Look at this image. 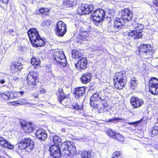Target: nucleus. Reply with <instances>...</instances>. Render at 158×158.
I'll list each match as a JSON object with an SVG mask.
<instances>
[{"instance_id":"f257e3e1","label":"nucleus","mask_w":158,"mask_h":158,"mask_svg":"<svg viewBox=\"0 0 158 158\" xmlns=\"http://www.w3.org/2000/svg\"><path fill=\"white\" fill-rule=\"evenodd\" d=\"M90 102L91 106L95 108H98L100 112H103L105 108L108 106L104 99L102 98L98 92L93 94L90 98Z\"/></svg>"},{"instance_id":"f03ea898","label":"nucleus","mask_w":158,"mask_h":158,"mask_svg":"<svg viewBox=\"0 0 158 158\" xmlns=\"http://www.w3.org/2000/svg\"><path fill=\"white\" fill-rule=\"evenodd\" d=\"M27 34L31 43L34 47H42L44 45V42L40 37L36 29H30L28 30Z\"/></svg>"},{"instance_id":"7ed1b4c3","label":"nucleus","mask_w":158,"mask_h":158,"mask_svg":"<svg viewBox=\"0 0 158 158\" xmlns=\"http://www.w3.org/2000/svg\"><path fill=\"white\" fill-rule=\"evenodd\" d=\"M61 149L62 150V155L69 157L70 156L71 153L75 152L76 148L73 142L67 141L61 144Z\"/></svg>"},{"instance_id":"20e7f679","label":"nucleus","mask_w":158,"mask_h":158,"mask_svg":"<svg viewBox=\"0 0 158 158\" xmlns=\"http://www.w3.org/2000/svg\"><path fill=\"white\" fill-rule=\"evenodd\" d=\"M34 147V142L29 138L23 139L18 143V148L19 149H24L27 152H31Z\"/></svg>"},{"instance_id":"39448f33","label":"nucleus","mask_w":158,"mask_h":158,"mask_svg":"<svg viewBox=\"0 0 158 158\" xmlns=\"http://www.w3.org/2000/svg\"><path fill=\"white\" fill-rule=\"evenodd\" d=\"M105 14V12L103 10L97 9L93 12L90 16V18L93 21L95 24L97 25L98 23L104 20Z\"/></svg>"},{"instance_id":"423d86ee","label":"nucleus","mask_w":158,"mask_h":158,"mask_svg":"<svg viewBox=\"0 0 158 158\" xmlns=\"http://www.w3.org/2000/svg\"><path fill=\"white\" fill-rule=\"evenodd\" d=\"M53 58L64 67L66 66L67 60L64 53L61 51L56 50L53 53Z\"/></svg>"},{"instance_id":"0eeeda50","label":"nucleus","mask_w":158,"mask_h":158,"mask_svg":"<svg viewBox=\"0 0 158 158\" xmlns=\"http://www.w3.org/2000/svg\"><path fill=\"white\" fill-rule=\"evenodd\" d=\"M152 48L150 45L142 44L139 48V51L141 55L145 58H148L152 56Z\"/></svg>"},{"instance_id":"6e6552de","label":"nucleus","mask_w":158,"mask_h":158,"mask_svg":"<svg viewBox=\"0 0 158 158\" xmlns=\"http://www.w3.org/2000/svg\"><path fill=\"white\" fill-rule=\"evenodd\" d=\"M38 79L37 73L36 72L33 71L28 74L26 81L29 86L31 88H33L36 86L38 82Z\"/></svg>"},{"instance_id":"1a4fd4ad","label":"nucleus","mask_w":158,"mask_h":158,"mask_svg":"<svg viewBox=\"0 0 158 158\" xmlns=\"http://www.w3.org/2000/svg\"><path fill=\"white\" fill-rule=\"evenodd\" d=\"M149 90L153 95L158 94V79L155 77H152L149 83Z\"/></svg>"},{"instance_id":"9d476101","label":"nucleus","mask_w":158,"mask_h":158,"mask_svg":"<svg viewBox=\"0 0 158 158\" xmlns=\"http://www.w3.org/2000/svg\"><path fill=\"white\" fill-rule=\"evenodd\" d=\"M66 24L62 21H59L56 25V34L59 36L63 37L67 31Z\"/></svg>"},{"instance_id":"9b49d317","label":"nucleus","mask_w":158,"mask_h":158,"mask_svg":"<svg viewBox=\"0 0 158 158\" xmlns=\"http://www.w3.org/2000/svg\"><path fill=\"white\" fill-rule=\"evenodd\" d=\"M94 7L92 5L83 4L79 7L77 10V13L80 15L88 14L93 10Z\"/></svg>"},{"instance_id":"f8f14e48","label":"nucleus","mask_w":158,"mask_h":158,"mask_svg":"<svg viewBox=\"0 0 158 158\" xmlns=\"http://www.w3.org/2000/svg\"><path fill=\"white\" fill-rule=\"evenodd\" d=\"M49 151L53 158H60L62 154V152L59 146L56 145H52L50 147Z\"/></svg>"},{"instance_id":"ddd939ff","label":"nucleus","mask_w":158,"mask_h":158,"mask_svg":"<svg viewBox=\"0 0 158 158\" xmlns=\"http://www.w3.org/2000/svg\"><path fill=\"white\" fill-rule=\"evenodd\" d=\"M120 14L122 19L127 21L131 20L133 17L132 11L128 8H125L121 11Z\"/></svg>"},{"instance_id":"4468645a","label":"nucleus","mask_w":158,"mask_h":158,"mask_svg":"<svg viewBox=\"0 0 158 158\" xmlns=\"http://www.w3.org/2000/svg\"><path fill=\"white\" fill-rule=\"evenodd\" d=\"M131 105L134 108H138L144 103L143 100L135 96L132 97L130 100Z\"/></svg>"},{"instance_id":"2eb2a0df","label":"nucleus","mask_w":158,"mask_h":158,"mask_svg":"<svg viewBox=\"0 0 158 158\" xmlns=\"http://www.w3.org/2000/svg\"><path fill=\"white\" fill-rule=\"evenodd\" d=\"M58 99L60 103L64 106L68 105L70 101V98L65 97V95L63 93L62 89L60 91Z\"/></svg>"},{"instance_id":"dca6fc26","label":"nucleus","mask_w":158,"mask_h":158,"mask_svg":"<svg viewBox=\"0 0 158 158\" xmlns=\"http://www.w3.org/2000/svg\"><path fill=\"white\" fill-rule=\"evenodd\" d=\"M87 60L86 58L83 57L78 60L75 64V66L79 70L84 69L87 67Z\"/></svg>"},{"instance_id":"f3484780","label":"nucleus","mask_w":158,"mask_h":158,"mask_svg":"<svg viewBox=\"0 0 158 158\" xmlns=\"http://www.w3.org/2000/svg\"><path fill=\"white\" fill-rule=\"evenodd\" d=\"M20 124L22 126V128L25 132L27 133H31L34 130L33 125L31 123H26L23 121L20 122Z\"/></svg>"},{"instance_id":"a211bd4d","label":"nucleus","mask_w":158,"mask_h":158,"mask_svg":"<svg viewBox=\"0 0 158 158\" xmlns=\"http://www.w3.org/2000/svg\"><path fill=\"white\" fill-rule=\"evenodd\" d=\"M74 96L77 99L81 98L85 94V88L84 87H77L73 91Z\"/></svg>"},{"instance_id":"6ab92c4d","label":"nucleus","mask_w":158,"mask_h":158,"mask_svg":"<svg viewBox=\"0 0 158 158\" xmlns=\"http://www.w3.org/2000/svg\"><path fill=\"white\" fill-rule=\"evenodd\" d=\"M35 135L37 139L41 141L45 140L47 137L46 132L42 129L38 130L35 133Z\"/></svg>"},{"instance_id":"aec40b11","label":"nucleus","mask_w":158,"mask_h":158,"mask_svg":"<svg viewBox=\"0 0 158 158\" xmlns=\"http://www.w3.org/2000/svg\"><path fill=\"white\" fill-rule=\"evenodd\" d=\"M22 65L21 63L18 62H15L10 66V72L14 74L18 71L22 69Z\"/></svg>"},{"instance_id":"412c9836","label":"nucleus","mask_w":158,"mask_h":158,"mask_svg":"<svg viewBox=\"0 0 158 158\" xmlns=\"http://www.w3.org/2000/svg\"><path fill=\"white\" fill-rule=\"evenodd\" d=\"M125 73L123 72H117L115 73L114 78V81H122L126 82V81L125 79Z\"/></svg>"},{"instance_id":"4be33fe9","label":"nucleus","mask_w":158,"mask_h":158,"mask_svg":"<svg viewBox=\"0 0 158 158\" xmlns=\"http://www.w3.org/2000/svg\"><path fill=\"white\" fill-rule=\"evenodd\" d=\"M0 145L2 147L10 149L13 148L14 145L5 140L4 138L0 137Z\"/></svg>"},{"instance_id":"5701e85b","label":"nucleus","mask_w":158,"mask_h":158,"mask_svg":"<svg viewBox=\"0 0 158 158\" xmlns=\"http://www.w3.org/2000/svg\"><path fill=\"white\" fill-rule=\"evenodd\" d=\"M142 33L140 31H137L135 30H133L128 34L129 38H131L133 37L134 39H139L142 37Z\"/></svg>"},{"instance_id":"b1692460","label":"nucleus","mask_w":158,"mask_h":158,"mask_svg":"<svg viewBox=\"0 0 158 158\" xmlns=\"http://www.w3.org/2000/svg\"><path fill=\"white\" fill-rule=\"evenodd\" d=\"M124 24V21L121 18H116L114 20V27L117 29H119L121 28Z\"/></svg>"},{"instance_id":"393cba45","label":"nucleus","mask_w":158,"mask_h":158,"mask_svg":"<svg viewBox=\"0 0 158 158\" xmlns=\"http://www.w3.org/2000/svg\"><path fill=\"white\" fill-rule=\"evenodd\" d=\"M90 31L89 29L86 30L81 29L80 34L78 37L81 40H83L85 37H88L90 34Z\"/></svg>"},{"instance_id":"a878e982","label":"nucleus","mask_w":158,"mask_h":158,"mask_svg":"<svg viewBox=\"0 0 158 158\" xmlns=\"http://www.w3.org/2000/svg\"><path fill=\"white\" fill-rule=\"evenodd\" d=\"M91 74L89 73H86L83 74L81 77V82L84 84L89 82L91 79Z\"/></svg>"},{"instance_id":"bb28decb","label":"nucleus","mask_w":158,"mask_h":158,"mask_svg":"<svg viewBox=\"0 0 158 158\" xmlns=\"http://www.w3.org/2000/svg\"><path fill=\"white\" fill-rule=\"evenodd\" d=\"M1 97L5 100H9L14 98L13 95L12 94H10L8 91H6L1 94Z\"/></svg>"},{"instance_id":"cd10ccee","label":"nucleus","mask_w":158,"mask_h":158,"mask_svg":"<svg viewBox=\"0 0 158 158\" xmlns=\"http://www.w3.org/2000/svg\"><path fill=\"white\" fill-rule=\"evenodd\" d=\"M31 62L32 65H34V66H33V68L36 69L39 66H39L40 64V59L38 58H35L34 56H33L31 58Z\"/></svg>"},{"instance_id":"c85d7f7f","label":"nucleus","mask_w":158,"mask_h":158,"mask_svg":"<svg viewBox=\"0 0 158 158\" xmlns=\"http://www.w3.org/2000/svg\"><path fill=\"white\" fill-rule=\"evenodd\" d=\"M76 5V2L75 0H64L63 3V6L66 7H71Z\"/></svg>"},{"instance_id":"c756f323","label":"nucleus","mask_w":158,"mask_h":158,"mask_svg":"<svg viewBox=\"0 0 158 158\" xmlns=\"http://www.w3.org/2000/svg\"><path fill=\"white\" fill-rule=\"evenodd\" d=\"M138 82L135 77H132L130 81V88L131 89L134 90L136 89Z\"/></svg>"},{"instance_id":"7c9ffc66","label":"nucleus","mask_w":158,"mask_h":158,"mask_svg":"<svg viewBox=\"0 0 158 158\" xmlns=\"http://www.w3.org/2000/svg\"><path fill=\"white\" fill-rule=\"evenodd\" d=\"M114 81L115 82L114 84L115 87L118 89H123L126 83V82H124L123 81Z\"/></svg>"},{"instance_id":"2f4dec72","label":"nucleus","mask_w":158,"mask_h":158,"mask_svg":"<svg viewBox=\"0 0 158 158\" xmlns=\"http://www.w3.org/2000/svg\"><path fill=\"white\" fill-rule=\"evenodd\" d=\"M94 153L91 151H85L81 155L83 158H94Z\"/></svg>"},{"instance_id":"473e14b6","label":"nucleus","mask_w":158,"mask_h":158,"mask_svg":"<svg viewBox=\"0 0 158 158\" xmlns=\"http://www.w3.org/2000/svg\"><path fill=\"white\" fill-rule=\"evenodd\" d=\"M10 82L9 77L8 75L3 74L1 77L0 78V83L1 84H9Z\"/></svg>"},{"instance_id":"72a5a7b5","label":"nucleus","mask_w":158,"mask_h":158,"mask_svg":"<svg viewBox=\"0 0 158 158\" xmlns=\"http://www.w3.org/2000/svg\"><path fill=\"white\" fill-rule=\"evenodd\" d=\"M78 50L74 49L72 51L73 56L76 59L79 57L81 55V53L78 51Z\"/></svg>"},{"instance_id":"f704fd0d","label":"nucleus","mask_w":158,"mask_h":158,"mask_svg":"<svg viewBox=\"0 0 158 158\" xmlns=\"http://www.w3.org/2000/svg\"><path fill=\"white\" fill-rule=\"evenodd\" d=\"M114 138L117 139L121 142L123 141L124 138L122 135L118 133H116L115 136H114Z\"/></svg>"},{"instance_id":"c9c22d12","label":"nucleus","mask_w":158,"mask_h":158,"mask_svg":"<svg viewBox=\"0 0 158 158\" xmlns=\"http://www.w3.org/2000/svg\"><path fill=\"white\" fill-rule=\"evenodd\" d=\"M73 107L76 110H81L82 109L83 106L81 104H79L77 103H73L72 105Z\"/></svg>"},{"instance_id":"e433bc0d","label":"nucleus","mask_w":158,"mask_h":158,"mask_svg":"<svg viewBox=\"0 0 158 158\" xmlns=\"http://www.w3.org/2000/svg\"><path fill=\"white\" fill-rule=\"evenodd\" d=\"M122 152L116 151L114 152L112 155L113 158H121L122 157Z\"/></svg>"},{"instance_id":"4c0bfd02","label":"nucleus","mask_w":158,"mask_h":158,"mask_svg":"<svg viewBox=\"0 0 158 158\" xmlns=\"http://www.w3.org/2000/svg\"><path fill=\"white\" fill-rule=\"evenodd\" d=\"M39 11L40 13L46 15L48 12L49 10L47 8H42L40 9Z\"/></svg>"},{"instance_id":"58836bf2","label":"nucleus","mask_w":158,"mask_h":158,"mask_svg":"<svg viewBox=\"0 0 158 158\" xmlns=\"http://www.w3.org/2000/svg\"><path fill=\"white\" fill-rule=\"evenodd\" d=\"M53 143H57L61 142V139L57 135H55L52 138Z\"/></svg>"},{"instance_id":"ea45409f","label":"nucleus","mask_w":158,"mask_h":158,"mask_svg":"<svg viewBox=\"0 0 158 158\" xmlns=\"http://www.w3.org/2000/svg\"><path fill=\"white\" fill-rule=\"evenodd\" d=\"M122 119L121 118L114 117L113 118L110 119L108 120L106 122H111L114 123H115L118 122L119 120Z\"/></svg>"},{"instance_id":"a19ab883","label":"nucleus","mask_w":158,"mask_h":158,"mask_svg":"<svg viewBox=\"0 0 158 158\" xmlns=\"http://www.w3.org/2000/svg\"><path fill=\"white\" fill-rule=\"evenodd\" d=\"M152 133L153 136L158 135V126H155L153 129L152 131Z\"/></svg>"},{"instance_id":"79ce46f5","label":"nucleus","mask_w":158,"mask_h":158,"mask_svg":"<svg viewBox=\"0 0 158 158\" xmlns=\"http://www.w3.org/2000/svg\"><path fill=\"white\" fill-rule=\"evenodd\" d=\"M116 133H115L111 129H109L107 131V134L108 135H109L110 136L114 138V135H115Z\"/></svg>"},{"instance_id":"37998d69","label":"nucleus","mask_w":158,"mask_h":158,"mask_svg":"<svg viewBox=\"0 0 158 158\" xmlns=\"http://www.w3.org/2000/svg\"><path fill=\"white\" fill-rule=\"evenodd\" d=\"M51 24V21L50 20H45L43 21L41 25L42 26L48 27Z\"/></svg>"},{"instance_id":"c03bdc74","label":"nucleus","mask_w":158,"mask_h":158,"mask_svg":"<svg viewBox=\"0 0 158 158\" xmlns=\"http://www.w3.org/2000/svg\"><path fill=\"white\" fill-rule=\"evenodd\" d=\"M25 94V92L24 91H21L19 92H17L13 94V96L15 98L16 97V95H18L19 96H21Z\"/></svg>"},{"instance_id":"a18cd8bd","label":"nucleus","mask_w":158,"mask_h":158,"mask_svg":"<svg viewBox=\"0 0 158 158\" xmlns=\"http://www.w3.org/2000/svg\"><path fill=\"white\" fill-rule=\"evenodd\" d=\"M136 26L135 27V29L137 30H140L142 29L143 26L139 24H137Z\"/></svg>"},{"instance_id":"49530a36","label":"nucleus","mask_w":158,"mask_h":158,"mask_svg":"<svg viewBox=\"0 0 158 158\" xmlns=\"http://www.w3.org/2000/svg\"><path fill=\"white\" fill-rule=\"evenodd\" d=\"M139 123V121H136L133 122H128L127 123L129 125H133L135 127L137 126Z\"/></svg>"},{"instance_id":"de8ad7c7","label":"nucleus","mask_w":158,"mask_h":158,"mask_svg":"<svg viewBox=\"0 0 158 158\" xmlns=\"http://www.w3.org/2000/svg\"><path fill=\"white\" fill-rule=\"evenodd\" d=\"M10 103L12 104V105H15V106H17V105L19 104L21 105L18 101L16 102H10Z\"/></svg>"},{"instance_id":"09e8293b","label":"nucleus","mask_w":158,"mask_h":158,"mask_svg":"<svg viewBox=\"0 0 158 158\" xmlns=\"http://www.w3.org/2000/svg\"><path fill=\"white\" fill-rule=\"evenodd\" d=\"M153 4L156 6H158V0H154L153 1Z\"/></svg>"},{"instance_id":"8fccbe9b","label":"nucleus","mask_w":158,"mask_h":158,"mask_svg":"<svg viewBox=\"0 0 158 158\" xmlns=\"http://www.w3.org/2000/svg\"><path fill=\"white\" fill-rule=\"evenodd\" d=\"M40 93L41 94H44L46 92V90L45 89H44L42 88H41L40 89Z\"/></svg>"},{"instance_id":"3c124183","label":"nucleus","mask_w":158,"mask_h":158,"mask_svg":"<svg viewBox=\"0 0 158 158\" xmlns=\"http://www.w3.org/2000/svg\"><path fill=\"white\" fill-rule=\"evenodd\" d=\"M15 31L14 29H9L8 32L10 33H11L12 32H15Z\"/></svg>"},{"instance_id":"603ef678","label":"nucleus","mask_w":158,"mask_h":158,"mask_svg":"<svg viewBox=\"0 0 158 158\" xmlns=\"http://www.w3.org/2000/svg\"><path fill=\"white\" fill-rule=\"evenodd\" d=\"M2 1L3 2H4L5 3H6L8 2L9 0H2Z\"/></svg>"},{"instance_id":"864d4df0","label":"nucleus","mask_w":158,"mask_h":158,"mask_svg":"<svg viewBox=\"0 0 158 158\" xmlns=\"http://www.w3.org/2000/svg\"><path fill=\"white\" fill-rule=\"evenodd\" d=\"M18 79V77H14L12 78L13 80H15Z\"/></svg>"},{"instance_id":"5fc2aeb1","label":"nucleus","mask_w":158,"mask_h":158,"mask_svg":"<svg viewBox=\"0 0 158 158\" xmlns=\"http://www.w3.org/2000/svg\"><path fill=\"white\" fill-rule=\"evenodd\" d=\"M155 147L156 149L158 150V144H155Z\"/></svg>"},{"instance_id":"6e6d98bb","label":"nucleus","mask_w":158,"mask_h":158,"mask_svg":"<svg viewBox=\"0 0 158 158\" xmlns=\"http://www.w3.org/2000/svg\"><path fill=\"white\" fill-rule=\"evenodd\" d=\"M9 34H10V35H12V36H13V35H14V34H12V33H10L9 32Z\"/></svg>"},{"instance_id":"4d7b16f0","label":"nucleus","mask_w":158,"mask_h":158,"mask_svg":"<svg viewBox=\"0 0 158 158\" xmlns=\"http://www.w3.org/2000/svg\"><path fill=\"white\" fill-rule=\"evenodd\" d=\"M61 131H63V132H64L65 131V130L63 128H62V129H61Z\"/></svg>"},{"instance_id":"13d9d810","label":"nucleus","mask_w":158,"mask_h":158,"mask_svg":"<svg viewBox=\"0 0 158 158\" xmlns=\"http://www.w3.org/2000/svg\"><path fill=\"white\" fill-rule=\"evenodd\" d=\"M38 96V95H37L36 96H35V98H37Z\"/></svg>"},{"instance_id":"bf43d9fd","label":"nucleus","mask_w":158,"mask_h":158,"mask_svg":"<svg viewBox=\"0 0 158 158\" xmlns=\"http://www.w3.org/2000/svg\"><path fill=\"white\" fill-rule=\"evenodd\" d=\"M25 103H26V102H22V103H23V104H25Z\"/></svg>"}]
</instances>
